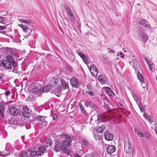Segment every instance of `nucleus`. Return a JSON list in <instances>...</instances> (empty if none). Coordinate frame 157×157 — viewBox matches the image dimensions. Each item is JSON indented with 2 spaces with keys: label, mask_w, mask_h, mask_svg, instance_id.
Returning <instances> with one entry per match:
<instances>
[{
  "label": "nucleus",
  "mask_w": 157,
  "mask_h": 157,
  "mask_svg": "<svg viewBox=\"0 0 157 157\" xmlns=\"http://www.w3.org/2000/svg\"><path fill=\"white\" fill-rule=\"evenodd\" d=\"M57 117V115L56 114H54L53 115L52 118L53 120H55Z\"/></svg>",
  "instance_id": "obj_60"
},
{
  "label": "nucleus",
  "mask_w": 157,
  "mask_h": 157,
  "mask_svg": "<svg viewBox=\"0 0 157 157\" xmlns=\"http://www.w3.org/2000/svg\"><path fill=\"white\" fill-rule=\"evenodd\" d=\"M31 150H28V151H29V157H38L39 156L38 153L37 152V151H31Z\"/></svg>",
  "instance_id": "obj_18"
},
{
  "label": "nucleus",
  "mask_w": 157,
  "mask_h": 157,
  "mask_svg": "<svg viewBox=\"0 0 157 157\" xmlns=\"http://www.w3.org/2000/svg\"><path fill=\"white\" fill-rule=\"evenodd\" d=\"M103 130L101 129V128H100V126H99V128H98L97 130V131L98 133H100L102 132Z\"/></svg>",
  "instance_id": "obj_44"
},
{
  "label": "nucleus",
  "mask_w": 157,
  "mask_h": 157,
  "mask_svg": "<svg viewBox=\"0 0 157 157\" xmlns=\"http://www.w3.org/2000/svg\"><path fill=\"white\" fill-rule=\"evenodd\" d=\"M84 62V63L86 64H87L88 63V61L87 60V58L85 56L84 57L82 58Z\"/></svg>",
  "instance_id": "obj_33"
},
{
  "label": "nucleus",
  "mask_w": 157,
  "mask_h": 157,
  "mask_svg": "<svg viewBox=\"0 0 157 157\" xmlns=\"http://www.w3.org/2000/svg\"><path fill=\"white\" fill-rule=\"evenodd\" d=\"M18 25L22 28L23 31L26 33H31L32 31V29L29 28L28 26L21 24H19Z\"/></svg>",
  "instance_id": "obj_14"
},
{
  "label": "nucleus",
  "mask_w": 157,
  "mask_h": 157,
  "mask_svg": "<svg viewBox=\"0 0 157 157\" xmlns=\"http://www.w3.org/2000/svg\"><path fill=\"white\" fill-rule=\"evenodd\" d=\"M135 133L140 137H144L145 139H148L151 137L150 134L148 132H142L140 130L136 128H135Z\"/></svg>",
  "instance_id": "obj_3"
},
{
  "label": "nucleus",
  "mask_w": 157,
  "mask_h": 157,
  "mask_svg": "<svg viewBox=\"0 0 157 157\" xmlns=\"http://www.w3.org/2000/svg\"><path fill=\"white\" fill-rule=\"evenodd\" d=\"M71 143V142L70 141V140H64L61 143L63 147L65 148V147H67L69 146Z\"/></svg>",
  "instance_id": "obj_22"
},
{
  "label": "nucleus",
  "mask_w": 157,
  "mask_h": 157,
  "mask_svg": "<svg viewBox=\"0 0 157 157\" xmlns=\"http://www.w3.org/2000/svg\"><path fill=\"white\" fill-rule=\"evenodd\" d=\"M14 70H13V71H12L15 73H16V74H18V72L17 71V69H16L15 68H14Z\"/></svg>",
  "instance_id": "obj_64"
},
{
  "label": "nucleus",
  "mask_w": 157,
  "mask_h": 157,
  "mask_svg": "<svg viewBox=\"0 0 157 157\" xmlns=\"http://www.w3.org/2000/svg\"><path fill=\"white\" fill-rule=\"evenodd\" d=\"M91 109L95 111H97V107L94 104L93 106L91 108Z\"/></svg>",
  "instance_id": "obj_46"
},
{
  "label": "nucleus",
  "mask_w": 157,
  "mask_h": 157,
  "mask_svg": "<svg viewBox=\"0 0 157 157\" xmlns=\"http://www.w3.org/2000/svg\"><path fill=\"white\" fill-rule=\"evenodd\" d=\"M108 50H109V53H110L113 54L115 52L114 50L111 49L110 48H108Z\"/></svg>",
  "instance_id": "obj_49"
},
{
  "label": "nucleus",
  "mask_w": 157,
  "mask_h": 157,
  "mask_svg": "<svg viewBox=\"0 0 157 157\" xmlns=\"http://www.w3.org/2000/svg\"><path fill=\"white\" fill-rule=\"evenodd\" d=\"M144 117L147 120L150 117L148 115L147 113H144Z\"/></svg>",
  "instance_id": "obj_52"
},
{
  "label": "nucleus",
  "mask_w": 157,
  "mask_h": 157,
  "mask_svg": "<svg viewBox=\"0 0 157 157\" xmlns=\"http://www.w3.org/2000/svg\"><path fill=\"white\" fill-rule=\"evenodd\" d=\"M53 87V85L50 84L44 87H40V90L42 92H48L51 90Z\"/></svg>",
  "instance_id": "obj_11"
},
{
  "label": "nucleus",
  "mask_w": 157,
  "mask_h": 157,
  "mask_svg": "<svg viewBox=\"0 0 157 157\" xmlns=\"http://www.w3.org/2000/svg\"><path fill=\"white\" fill-rule=\"evenodd\" d=\"M139 104L140 105H139V107L140 109L141 112H143L144 111V109H143V107L142 106V103L140 102H139Z\"/></svg>",
  "instance_id": "obj_35"
},
{
  "label": "nucleus",
  "mask_w": 157,
  "mask_h": 157,
  "mask_svg": "<svg viewBox=\"0 0 157 157\" xmlns=\"http://www.w3.org/2000/svg\"><path fill=\"white\" fill-rule=\"evenodd\" d=\"M61 82L62 86L63 89H68L69 90L68 84L67 82H66L63 80H61Z\"/></svg>",
  "instance_id": "obj_21"
},
{
  "label": "nucleus",
  "mask_w": 157,
  "mask_h": 157,
  "mask_svg": "<svg viewBox=\"0 0 157 157\" xmlns=\"http://www.w3.org/2000/svg\"><path fill=\"white\" fill-rule=\"evenodd\" d=\"M132 95L135 100L136 101L138 100V98L136 95L132 93Z\"/></svg>",
  "instance_id": "obj_42"
},
{
  "label": "nucleus",
  "mask_w": 157,
  "mask_h": 157,
  "mask_svg": "<svg viewBox=\"0 0 157 157\" xmlns=\"http://www.w3.org/2000/svg\"><path fill=\"white\" fill-rule=\"evenodd\" d=\"M90 157H98V155L94 153L89 154Z\"/></svg>",
  "instance_id": "obj_47"
},
{
  "label": "nucleus",
  "mask_w": 157,
  "mask_h": 157,
  "mask_svg": "<svg viewBox=\"0 0 157 157\" xmlns=\"http://www.w3.org/2000/svg\"><path fill=\"white\" fill-rule=\"evenodd\" d=\"M116 148L113 145H111L107 147L106 151L108 153L111 154L113 153L115 151Z\"/></svg>",
  "instance_id": "obj_17"
},
{
  "label": "nucleus",
  "mask_w": 157,
  "mask_h": 157,
  "mask_svg": "<svg viewBox=\"0 0 157 157\" xmlns=\"http://www.w3.org/2000/svg\"><path fill=\"white\" fill-rule=\"evenodd\" d=\"M95 139L97 140H99L101 139V137L99 135H96L94 136Z\"/></svg>",
  "instance_id": "obj_50"
},
{
  "label": "nucleus",
  "mask_w": 157,
  "mask_h": 157,
  "mask_svg": "<svg viewBox=\"0 0 157 157\" xmlns=\"http://www.w3.org/2000/svg\"><path fill=\"white\" fill-rule=\"evenodd\" d=\"M92 74L93 75H94V74H94V75H97L98 74V71L96 67L94 68L92 70V71L91 72Z\"/></svg>",
  "instance_id": "obj_28"
},
{
  "label": "nucleus",
  "mask_w": 157,
  "mask_h": 157,
  "mask_svg": "<svg viewBox=\"0 0 157 157\" xmlns=\"http://www.w3.org/2000/svg\"><path fill=\"white\" fill-rule=\"evenodd\" d=\"M103 89H105L106 90L108 94L109 93L111 92V89L108 87H104Z\"/></svg>",
  "instance_id": "obj_37"
},
{
  "label": "nucleus",
  "mask_w": 157,
  "mask_h": 157,
  "mask_svg": "<svg viewBox=\"0 0 157 157\" xmlns=\"http://www.w3.org/2000/svg\"><path fill=\"white\" fill-rule=\"evenodd\" d=\"M7 60L3 61V66L7 69L15 68L17 67V63H16L13 57L10 55L6 56Z\"/></svg>",
  "instance_id": "obj_1"
},
{
  "label": "nucleus",
  "mask_w": 157,
  "mask_h": 157,
  "mask_svg": "<svg viewBox=\"0 0 157 157\" xmlns=\"http://www.w3.org/2000/svg\"><path fill=\"white\" fill-rule=\"evenodd\" d=\"M107 81V79L106 78H105L104 77L100 81L102 83L104 84Z\"/></svg>",
  "instance_id": "obj_41"
},
{
  "label": "nucleus",
  "mask_w": 157,
  "mask_h": 157,
  "mask_svg": "<svg viewBox=\"0 0 157 157\" xmlns=\"http://www.w3.org/2000/svg\"><path fill=\"white\" fill-rule=\"evenodd\" d=\"M45 118L44 119V120L42 122V124L43 125H45L47 124V122L45 120Z\"/></svg>",
  "instance_id": "obj_53"
},
{
  "label": "nucleus",
  "mask_w": 157,
  "mask_h": 157,
  "mask_svg": "<svg viewBox=\"0 0 157 157\" xmlns=\"http://www.w3.org/2000/svg\"><path fill=\"white\" fill-rule=\"evenodd\" d=\"M104 136L105 139L108 141L112 140L113 137V135L110 134L108 131L105 132L104 134Z\"/></svg>",
  "instance_id": "obj_15"
},
{
  "label": "nucleus",
  "mask_w": 157,
  "mask_h": 157,
  "mask_svg": "<svg viewBox=\"0 0 157 157\" xmlns=\"http://www.w3.org/2000/svg\"><path fill=\"white\" fill-rule=\"evenodd\" d=\"M145 28L148 30H151V27L150 25L146 24L144 26Z\"/></svg>",
  "instance_id": "obj_43"
},
{
  "label": "nucleus",
  "mask_w": 157,
  "mask_h": 157,
  "mask_svg": "<svg viewBox=\"0 0 157 157\" xmlns=\"http://www.w3.org/2000/svg\"><path fill=\"white\" fill-rule=\"evenodd\" d=\"M77 53L82 58L85 56L82 52H77Z\"/></svg>",
  "instance_id": "obj_45"
},
{
  "label": "nucleus",
  "mask_w": 157,
  "mask_h": 157,
  "mask_svg": "<svg viewBox=\"0 0 157 157\" xmlns=\"http://www.w3.org/2000/svg\"><path fill=\"white\" fill-rule=\"evenodd\" d=\"M5 94L6 96H9L10 94V90H7L5 92Z\"/></svg>",
  "instance_id": "obj_51"
},
{
  "label": "nucleus",
  "mask_w": 157,
  "mask_h": 157,
  "mask_svg": "<svg viewBox=\"0 0 157 157\" xmlns=\"http://www.w3.org/2000/svg\"><path fill=\"white\" fill-rule=\"evenodd\" d=\"M8 53L12 57H14L15 55V50L13 48H11L8 51Z\"/></svg>",
  "instance_id": "obj_24"
},
{
  "label": "nucleus",
  "mask_w": 157,
  "mask_h": 157,
  "mask_svg": "<svg viewBox=\"0 0 157 157\" xmlns=\"http://www.w3.org/2000/svg\"><path fill=\"white\" fill-rule=\"evenodd\" d=\"M79 106L81 111L84 109L83 106L80 103L79 104Z\"/></svg>",
  "instance_id": "obj_61"
},
{
  "label": "nucleus",
  "mask_w": 157,
  "mask_h": 157,
  "mask_svg": "<svg viewBox=\"0 0 157 157\" xmlns=\"http://www.w3.org/2000/svg\"><path fill=\"white\" fill-rule=\"evenodd\" d=\"M54 83L55 85V87L53 89L54 94L57 97H59L60 95L61 92L62 90V88L60 86L57 85V82L55 81Z\"/></svg>",
  "instance_id": "obj_5"
},
{
  "label": "nucleus",
  "mask_w": 157,
  "mask_h": 157,
  "mask_svg": "<svg viewBox=\"0 0 157 157\" xmlns=\"http://www.w3.org/2000/svg\"><path fill=\"white\" fill-rule=\"evenodd\" d=\"M46 150V146H40L38 148V151H37V152L38 153V154H40V155L39 154V156H41L44 154V153L45 150Z\"/></svg>",
  "instance_id": "obj_19"
},
{
  "label": "nucleus",
  "mask_w": 157,
  "mask_h": 157,
  "mask_svg": "<svg viewBox=\"0 0 157 157\" xmlns=\"http://www.w3.org/2000/svg\"><path fill=\"white\" fill-rule=\"evenodd\" d=\"M95 67V66L93 64H91L89 69L90 72H91L92 70Z\"/></svg>",
  "instance_id": "obj_39"
},
{
  "label": "nucleus",
  "mask_w": 157,
  "mask_h": 157,
  "mask_svg": "<svg viewBox=\"0 0 157 157\" xmlns=\"http://www.w3.org/2000/svg\"><path fill=\"white\" fill-rule=\"evenodd\" d=\"M94 103L91 101L87 102L85 103V104L87 105V107H89L91 108L94 105Z\"/></svg>",
  "instance_id": "obj_32"
},
{
  "label": "nucleus",
  "mask_w": 157,
  "mask_h": 157,
  "mask_svg": "<svg viewBox=\"0 0 157 157\" xmlns=\"http://www.w3.org/2000/svg\"><path fill=\"white\" fill-rule=\"evenodd\" d=\"M0 28L1 30H4V29H6V27L5 26H0Z\"/></svg>",
  "instance_id": "obj_59"
},
{
  "label": "nucleus",
  "mask_w": 157,
  "mask_h": 157,
  "mask_svg": "<svg viewBox=\"0 0 157 157\" xmlns=\"http://www.w3.org/2000/svg\"><path fill=\"white\" fill-rule=\"evenodd\" d=\"M137 33L140 39L144 43H145L147 41L148 39V37L143 29L140 28L137 31Z\"/></svg>",
  "instance_id": "obj_2"
},
{
  "label": "nucleus",
  "mask_w": 157,
  "mask_h": 157,
  "mask_svg": "<svg viewBox=\"0 0 157 157\" xmlns=\"http://www.w3.org/2000/svg\"><path fill=\"white\" fill-rule=\"evenodd\" d=\"M66 68L68 69V70L70 71H72V69L71 67L69 65H67L66 66Z\"/></svg>",
  "instance_id": "obj_48"
},
{
  "label": "nucleus",
  "mask_w": 157,
  "mask_h": 157,
  "mask_svg": "<svg viewBox=\"0 0 157 157\" xmlns=\"http://www.w3.org/2000/svg\"><path fill=\"white\" fill-rule=\"evenodd\" d=\"M5 112V106L2 103H0V119H3L4 118Z\"/></svg>",
  "instance_id": "obj_13"
},
{
  "label": "nucleus",
  "mask_w": 157,
  "mask_h": 157,
  "mask_svg": "<svg viewBox=\"0 0 157 157\" xmlns=\"http://www.w3.org/2000/svg\"><path fill=\"white\" fill-rule=\"evenodd\" d=\"M19 157H29V151H21L20 152Z\"/></svg>",
  "instance_id": "obj_23"
},
{
  "label": "nucleus",
  "mask_w": 157,
  "mask_h": 157,
  "mask_svg": "<svg viewBox=\"0 0 157 157\" xmlns=\"http://www.w3.org/2000/svg\"><path fill=\"white\" fill-rule=\"evenodd\" d=\"M100 127L103 130H104L105 128V126L104 124H102L101 126H100Z\"/></svg>",
  "instance_id": "obj_63"
},
{
  "label": "nucleus",
  "mask_w": 157,
  "mask_h": 157,
  "mask_svg": "<svg viewBox=\"0 0 157 157\" xmlns=\"http://www.w3.org/2000/svg\"><path fill=\"white\" fill-rule=\"evenodd\" d=\"M4 21L3 18L0 16V23H2Z\"/></svg>",
  "instance_id": "obj_62"
},
{
  "label": "nucleus",
  "mask_w": 157,
  "mask_h": 157,
  "mask_svg": "<svg viewBox=\"0 0 157 157\" xmlns=\"http://www.w3.org/2000/svg\"><path fill=\"white\" fill-rule=\"evenodd\" d=\"M86 87L87 89L88 90H90L91 89V85H90L88 84L86 86Z\"/></svg>",
  "instance_id": "obj_57"
},
{
  "label": "nucleus",
  "mask_w": 157,
  "mask_h": 157,
  "mask_svg": "<svg viewBox=\"0 0 157 157\" xmlns=\"http://www.w3.org/2000/svg\"><path fill=\"white\" fill-rule=\"evenodd\" d=\"M10 113L13 116H16L19 113V110L14 107H11L9 109Z\"/></svg>",
  "instance_id": "obj_10"
},
{
  "label": "nucleus",
  "mask_w": 157,
  "mask_h": 157,
  "mask_svg": "<svg viewBox=\"0 0 157 157\" xmlns=\"http://www.w3.org/2000/svg\"><path fill=\"white\" fill-rule=\"evenodd\" d=\"M124 150L128 154H130L132 151V147L128 140L124 142Z\"/></svg>",
  "instance_id": "obj_6"
},
{
  "label": "nucleus",
  "mask_w": 157,
  "mask_h": 157,
  "mask_svg": "<svg viewBox=\"0 0 157 157\" xmlns=\"http://www.w3.org/2000/svg\"><path fill=\"white\" fill-rule=\"evenodd\" d=\"M104 77L102 75H99L98 76V78L99 80L100 81Z\"/></svg>",
  "instance_id": "obj_58"
},
{
  "label": "nucleus",
  "mask_w": 157,
  "mask_h": 157,
  "mask_svg": "<svg viewBox=\"0 0 157 157\" xmlns=\"http://www.w3.org/2000/svg\"><path fill=\"white\" fill-rule=\"evenodd\" d=\"M136 72H137V78L140 81L141 83H143L144 82V78L140 72V71H137Z\"/></svg>",
  "instance_id": "obj_20"
},
{
  "label": "nucleus",
  "mask_w": 157,
  "mask_h": 157,
  "mask_svg": "<svg viewBox=\"0 0 157 157\" xmlns=\"http://www.w3.org/2000/svg\"><path fill=\"white\" fill-rule=\"evenodd\" d=\"M8 146H10V144L9 143H7L6 144V152H0V155L1 156H2L3 157H5L7 155H8L10 153V151L9 150V149H8Z\"/></svg>",
  "instance_id": "obj_16"
},
{
  "label": "nucleus",
  "mask_w": 157,
  "mask_h": 157,
  "mask_svg": "<svg viewBox=\"0 0 157 157\" xmlns=\"http://www.w3.org/2000/svg\"><path fill=\"white\" fill-rule=\"evenodd\" d=\"M64 8L66 10L68 14L72 12V11L70 8L67 5H65Z\"/></svg>",
  "instance_id": "obj_27"
},
{
  "label": "nucleus",
  "mask_w": 157,
  "mask_h": 157,
  "mask_svg": "<svg viewBox=\"0 0 157 157\" xmlns=\"http://www.w3.org/2000/svg\"><path fill=\"white\" fill-rule=\"evenodd\" d=\"M63 148L61 143L59 141H57L55 143L54 149L56 152H58L60 150H62V149Z\"/></svg>",
  "instance_id": "obj_9"
},
{
  "label": "nucleus",
  "mask_w": 157,
  "mask_h": 157,
  "mask_svg": "<svg viewBox=\"0 0 157 157\" xmlns=\"http://www.w3.org/2000/svg\"><path fill=\"white\" fill-rule=\"evenodd\" d=\"M147 21L144 19L141 20L139 21V24L140 25H141L143 26L144 27L147 24Z\"/></svg>",
  "instance_id": "obj_25"
},
{
  "label": "nucleus",
  "mask_w": 157,
  "mask_h": 157,
  "mask_svg": "<svg viewBox=\"0 0 157 157\" xmlns=\"http://www.w3.org/2000/svg\"><path fill=\"white\" fill-rule=\"evenodd\" d=\"M66 139L65 140H70V142H71L72 140V138H71V136L70 135L68 136V135H66Z\"/></svg>",
  "instance_id": "obj_40"
},
{
  "label": "nucleus",
  "mask_w": 157,
  "mask_h": 157,
  "mask_svg": "<svg viewBox=\"0 0 157 157\" xmlns=\"http://www.w3.org/2000/svg\"><path fill=\"white\" fill-rule=\"evenodd\" d=\"M130 60L129 64L132 66L133 68L135 70V71L136 73L137 71H140L141 69L139 63L134 59H132V61H131Z\"/></svg>",
  "instance_id": "obj_4"
},
{
  "label": "nucleus",
  "mask_w": 157,
  "mask_h": 157,
  "mask_svg": "<svg viewBox=\"0 0 157 157\" xmlns=\"http://www.w3.org/2000/svg\"><path fill=\"white\" fill-rule=\"evenodd\" d=\"M29 109L27 106H25L23 108L22 113L23 116L29 118L31 115Z\"/></svg>",
  "instance_id": "obj_7"
},
{
  "label": "nucleus",
  "mask_w": 157,
  "mask_h": 157,
  "mask_svg": "<svg viewBox=\"0 0 157 157\" xmlns=\"http://www.w3.org/2000/svg\"><path fill=\"white\" fill-rule=\"evenodd\" d=\"M83 144L86 146H88L89 144V142L87 140H83Z\"/></svg>",
  "instance_id": "obj_36"
},
{
  "label": "nucleus",
  "mask_w": 157,
  "mask_h": 157,
  "mask_svg": "<svg viewBox=\"0 0 157 157\" xmlns=\"http://www.w3.org/2000/svg\"><path fill=\"white\" fill-rule=\"evenodd\" d=\"M108 94L110 96L112 97H113L115 95L114 94L112 91H111V92L109 93Z\"/></svg>",
  "instance_id": "obj_55"
},
{
  "label": "nucleus",
  "mask_w": 157,
  "mask_h": 157,
  "mask_svg": "<svg viewBox=\"0 0 157 157\" xmlns=\"http://www.w3.org/2000/svg\"><path fill=\"white\" fill-rule=\"evenodd\" d=\"M45 117L43 116H38L36 117V119L42 122L44 120V119L45 118Z\"/></svg>",
  "instance_id": "obj_31"
},
{
  "label": "nucleus",
  "mask_w": 157,
  "mask_h": 157,
  "mask_svg": "<svg viewBox=\"0 0 157 157\" xmlns=\"http://www.w3.org/2000/svg\"><path fill=\"white\" fill-rule=\"evenodd\" d=\"M86 93H88L89 94L90 96H93L94 95V93L92 91H90L88 92H86Z\"/></svg>",
  "instance_id": "obj_54"
},
{
  "label": "nucleus",
  "mask_w": 157,
  "mask_h": 157,
  "mask_svg": "<svg viewBox=\"0 0 157 157\" xmlns=\"http://www.w3.org/2000/svg\"><path fill=\"white\" fill-rule=\"evenodd\" d=\"M97 116L98 121H99V122L98 123V124L99 125H100V124L101 122H102L103 121L102 120L104 118V117H103L102 116L100 115V114H98L97 115Z\"/></svg>",
  "instance_id": "obj_26"
},
{
  "label": "nucleus",
  "mask_w": 157,
  "mask_h": 157,
  "mask_svg": "<svg viewBox=\"0 0 157 157\" xmlns=\"http://www.w3.org/2000/svg\"><path fill=\"white\" fill-rule=\"evenodd\" d=\"M17 120H15L13 121L10 123L14 125H16L17 126H19L20 127H24L26 128L25 125L21 120H20L19 119Z\"/></svg>",
  "instance_id": "obj_8"
},
{
  "label": "nucleus",
  "mask_w": 157,
  "mask_h": 157,
  "mask_svg": "<svg viewBox=\"0 0 157 157\" xmlns=\"http://www.w3.org/2000/svg\"><path fill=\"white\" fill-rule=\"evenodd\" d=\"M68 14L69 15V16L71 20L72 21H74L75 20V17L72 12Z\"/></svg>",
  "instance_id": "obj_29"
},
{
  "label": "nucleus",
  "mask_w": 157,
  "mask_h": 157,
  "mask_svg": "<svg viewBox=\"0 0 157 157\" xmlns=\"http://www.w3.org/2000/svg\"><path fill=\"white\" fill-rule=\"evenodd\" d=\"M82 113L83 114V115L85 116L86 117H87L88 116L89 113H86V112L85 111L84 109H83L81 111Z\"/></svg>",
  "instance_id": "obj_34"
},
{
  "label": "nucleus",
  "mask_w": 157,
  "mask_h": 157,
  "mask_svg": "<svg viewBox=\"0 0 157 157\" xmlns=\"http://www.w3.org/2000/svg\"><path fill=\"white\" fill-rule=\"evenodd\" d=\"M32 91L33 93L35 94H36L38 92V90L36 88H35L34 89H33L32 90Z\"/></svg>",
  "instance_id": "obj_38"
},
{
  "label": "nucleus",
  "mask_w": 157,
  "mask_h": 157,
  "mask_svg": "<svg viewBox=\"0 0 157 157\" xmlns=\"http://www.w3.org/2000/svg\"><path fill=\"white\" fill-rule=\"evenodd\" d=\"M66 147H65V148H63L62 150L64 152L68 155L70 153L71 151L67 149Z\"/></svg>",
  "instance_id": "obj_30"
},
{
  "label": "nucleus",
  "mask_w": 157,
  "mask_h": 157,
  "mask_svg": "<svg viewBox=\"0 0 157 157\" xmlns=\"http://www.w3.org/2000/svg\"><path fill=\"white\" fill-rule=\"evenodd\" d=\"M70 84L72 86L75 88H78V82L77 79L72 78L70 80Z\"/></svg>",
  "instance_id": "obj_12"
},
{
  "label": "nucleus",
  "mask_w": 157,
  "mask_h": 157,
  "mask_svg": "<svg viewBox=\"0 0 157 157\" xmlns=\"http://www.w3.org/2000/svg\"><path fill=\"white\" fill-rule=\"evenodd\" d=\"M24 23L28 25H29L30 24V23L29 20H24Z\"/></svg>",
  "instance_id": "obj_56"
}]
</instances>
